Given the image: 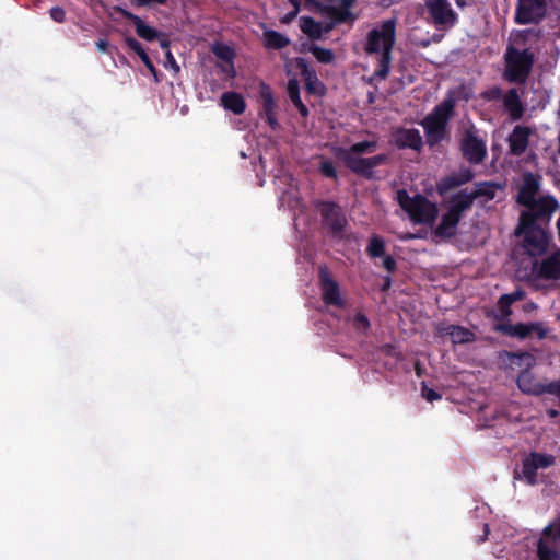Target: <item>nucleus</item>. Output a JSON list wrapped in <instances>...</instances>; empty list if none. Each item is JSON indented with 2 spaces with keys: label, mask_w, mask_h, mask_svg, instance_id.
Instances as JSON below:
<instances>
[{
  "label": "nucleus",
  "mask_w": 560,
  "mask_h": 560,
  "mask_svg": "<svg viewBox=\"0 0 560 560\" xmlns=\"http://www.w3.org/2000/svg\"><path fill=\"white\" fill-rule=\"evenodd\" d=\"M396 40V21L393 19L383 21L380 25L371 30L366 36L364 50L369 55L375 56L378 61V68L375 75L385 79L389 73L392 61V50Z\"/></svg>",
  "instance_id": "obj_1"
},
{
  "label": "nucleus",
  "mask_w": 560,
  "mask_h": 560,
  "mask_svg": "<svg viewBox=\"0 0 560 560\" xmlns=\"http://www.w3.org/2000/svg\"><path fill=\"white\" fill-rule=\"evenodd\" d=\"M376 150V142L362 141L350 148H337L335 155L341 160L352 172L361 176L371 177L373 170L385 163L387 156L378 154L372 158H364L363 154L373 153Z\"/></svg>",
  "instance_id": "obj_2"
},
{
  "label": "nucleus",
  "mask_w": 560,
  "mask_h": 560,
  "mask_svg": "<svg viewBox=\"0 0 560 560\" xmlns=\"http://www.w3.org/2000/svg\"><path fill=\"white\" fill-rule=\"evenodd\" d=\"M539 183L533 174H525L523 184L518 191V202L528 209L523 213L535 217H550L558 208V202L551 196H544L536 199Z\"/></svg>",
  "instance_id": "obj_3"
},
{
  "label": "nucleus",
  "mask_w": 560,
  "mask_h": 560,
  "mask_svg": "<svg viewBox=\"0 0 560 560\" xmlns=\"http://www.w3.org/2000/svg\"><path fill=\"white\" fill-rule=\"evenodd\" d=\"M540 217L522 213L516 233L524 236V247L532 256L541 255L547 250L549 236L544 229L535 224Z\"/></svg>",
  "instance_id": "obj_4"
},
{
  "label": "nucleus",
  "mask_w": 560,
  "mask_h": 560,
  "mask_svg": "<svg viewBox=\"0 0 560 560\" xmlns=\"http://www.w3.org/2000/svg\"><path fill=\"white\" fill-rule=\"evenodd\" d=\"M474 195H471L470 190L467 188L453 195L448 200L447 212L443 214L436 233L445 236L453 235L462 214L470 209Z\"/></svg>",
  "instance_id": "obj_5"
},
{
  "label": "nucleus",
  "mask_w": 560,
  "mask_h": 560,
  "mask_svg": "<svg viewBox=\"0 0 560 560\" xmlns=\"http://www.w3.org/2000/svg\"><path fill=\"white\" fill-rule=\"evenodd\" d=\"M397 201L415 223L432 224L435 221L436 206L422 196L410 197L406 190H398Z\"/></svg>",
  "instance_id": "obj_6"
},
{
  "label": "nucleus",
  "mask_w": 560,
  "mask_h": 560,
  "mask_svg": "<svg viewBox=\"0 0 560 560\" xmlns=\"http://www.w3.org/2000/svg\"><path fill=\"white\" fill-rule=\"evenodd\" d=\"M454 108V101L447 98L443 101L434 110L422 121L425 130L427 141L430 145L439 143L445 136L447 121Z\"/></svg>",
  "instance_id": "obj_7"
},
{
  "label": "nucleus",
  "mask_w": 560,
  "mask_h": 560,
  "mask_svg": "<svg viewBox=\"0 0 560 560\" xmlns=\"http://www.w3.org/2000/svg\"><path fill=\"white\" fill-rule=\"evenodd\" d=\"M505 75L510 81H523L532 66V58L526 50L520 51L514 48H509L506 56Z\"/></svg>",
  "instance_id": "obj_8"
},
{
  "label": "nucleus",
  "mask_w": 560,
  "mask_h": 560,
  "mask_svg": "<svg viewBox=\"0 0 560 560\" xmlns=\"http://www.w3.org/2000/svg\"><path fill=\"white\" fill-rule=\"evenodd\" d=\"M425 5L434 24L440 28L446 30L455 25L457 21V14L452 9L448 1L425 0Z\"/></svg>",
  "instance_id": "obj_9"
},
{
  "label": "nucleus",
  "mask_w": 560,
  "mask_h": 560,
  "mask_svg": "<svg viewBox=\"0 0 560 560\" xmlns=\"http://www.w3.org/2000/svg\"><path fill=\"white\" fill-rule=\"evenodd\" d=\"M555 463L551 455L532 453L523 462L522 475L529 485L537 481V471L550 467Z\"/></svg>",
  "instance_id": "obj_10"
},
{
  "label": "nucleus",
  "mask_w": 560,
  "mask_h": 560,
  "mask_svg": "<svg viewBox=\"0 0 560 560\" xmlns=\"http://www.w3.org/2000/svg\"><path fill=\"white\" fill-rule=\"evenodd\" d=\"M319 280L324 302L329 305L343 306L345 302L341 298L339 285L330 277L326 267L319 268Z\"/></svg>",
  "instance_id": "obj_11"
},
{
  "label": "nucleus",
  "mask_w": 560,
  "mask_h": 560,
  "mask_svg": "<svg viewBox=\"0 0 560 560\" xmlns=\"http://www.w3.org/2000/svg\"><path fill=\"white\" fill-rule=\"evenodd\" d=\"M462 148L465 158L471 163H480L486 155V143L479 139L475 132L467 131Z\"/></svg>",
  "instance_id": "obj_12"
},
{
  "label": "nucleus",
  "mask_w": 560,
  "mask_h": 560,
  "mask_svg": "<svg viewBox=\"0 0 560 560\" xmlns=\"http://www.w3.org/2000/svg\"><path fill=\"white\" fill-rule=\"evenodd\" d=\"M545 13L542 2L539 0H520L516 21L520 24L537 22Z\"/></svg>",
  "instance_id": "obj_13"
},
{
  "label": "nucleus",
  "mask_w": 560,
  "mask_h": 560,
  "mask_svg": "<svg viewBox=\"0 0 560 560\" xmlns=\"http://www.w3.org/2000/svg\"><path fill=\"white\" fill-rule=\"evenodd\" d=\"M318 211L334 233L340 232L346 225V217L340 207L330 202H322L318 205Z\"/></svg>",
  "instance_id": "obj_14"
},
{
  "label": "nucleus",
  "mask_w": 560,
  "mask_h": 560,
  "mask_svg": "<svg viewBox=\"0 0 560 560\" xmlns=\"http://www.w3.org/2000/svg\"><path fill=\"white\" fill-rule=\"evenodd\" d=\"M498 329L509 336L518 338H526L532 334H536L538 338L542 339L546 336V329L539 323H527V324H504L498 326Z\"/></svg>",
  "instance_id": "obj_15"
},
{
  "label": "nucleus",
  "mask_w": 560,
  "mask_h": 560,
  "mask_svg": "<svg viewBox=\"0 0 560 560\" xmlns=\"http://www.w3.org/2000/svg\"><path fill=\"white\" fill-rule=\"evenodd\" d=\"M517 386L523 393L534 396L548 394L549 392V382L539 381L529 371H523L518 375Z\"/></svg>",
  "instance_id": "obj_16"
},
{
  "label": "nucleus",
  "mask_w": 560,
  "mask_h": 560,
  "mask_svg": "<svg viewBox=\"0 0 560 560\" xmlns=\"http://www.w3.org/2000/svg\"><path fill=\"white\" fill-rule=\"evenodd\" d=\"M530 135V128L525 126H516L509 137L510 152L514 155L524 153L528 147V139Z\"/></svg>",
  "instance_id": "obj_17"
},
{
  "label": "nucleus",
  "mask_w": 560,
  "mask_h": 560,
  "mask_svg": "<svg viewBox=\"0 0 560 560\" xmlns=\"http://www.w3.org/2000/svg\"><path fill=\"white\" fill-rule=\"evenodd\" d=\"M474 175L472 172L469 168H462L458 172H455L445 178H443L439 185V191L445 192L450 189L464 185L472 179Z\"/></svg>",
  "instance_id": "obj_18"
},
{
  "label": "nucleus",
  "mask_w": 560,
  "mask_h": 560,
  "mask_svg": "<svg viewBox=\"0 0 560 560\" xmlns=\"http://www.w3.org/2000/svg\"><path fill=\"white\" fill-rule=\"evenodd\" d=\"M439 332L443 337H450L453 343H466L474 340V332L467 328L456 325H445L439 328Z\"/></svg>",
  "instance_id": "obj_19"
},
{
  "label": "nucleus",
  "mask_w": 560,
  "mask_h": 560,
  "mask_svg": "<svg viewBox=\"0 0 560 560\" xmlns=\"http://www.w3.org/2000/svg\"><path fill=\"white\" fill-rule=\"evenodd\" d=\"M395 142L398 147L418 150L422 145V138L417 129H399L395 133Z\"/></svg>",
  "instance_id": "obj_20"
},
{
  "label": "nucleus",
  "mask_w": 560,
  "mask_h": 560,
  "mask_svg": "<svg viewBox=\"0 0 560 560\" xmlns=\"http://www.w3.org/2000/svg\"><path fill=\"white\" fill-rule=\"evenodd\" d=\"M261 101H262V112L261 115L265 117L267 124L272 128L276 129L278 127V120L276 118V103L272 97L271 91L264 86L260 92Z\"/></svg>",
  "instance_id": "obj_21"
},
{
  "label": "nucleus",
  "mask_w": 560,
  "mask_h": 560,
  "mask_svg": "<svg viewBox=\"0 0 560 560\" xmlns=\"http://www.w3.org/2000/svg\"><path fill=\"white\" fill-rule=\"evenodd\" d=\"M539 275L546 279L560 278V250L542 260L539 267Z\"/></svg>",
  "instance_id": "obj_22"
},
{
  "label": "nucleus",
  "mask_w": 560,
  "mask_h": 560,
  "mask_svg": "<svg viewBox=\"0 0 560 560\" xmlns=\"http://www.w3.org/2000/svg\"><path fill=\"white\" fill-rule=\"evenodd\" d=\"M116 10L118 12H120L124 16H126L127 19H129L133 22V24L136 26L137 34L141 38H143L145 40H153L158 37V32L153 27L144 24L143 21L139 16H137L121 8H117Z\"/></svg>",
  "instance_id": "obj_23"
},
{
  "label": "nucleus",
  "mask_w": 560,
  "mask_h": 560,
  "mask_svg": "<svg viewBox=\"0 0 560 560\" xmlns=\"http://www.w3.org/2000/svg\"><path fill=\"white\" fill-rule=\"evenodd\" d=\"M221 105L233 112L235 115H241L246 108V104L242 95L235 92H225L221 95Z\"/></svg>",
  "instance_id": "obj_24"
},
{
  "label": "nucleus",
  "mask_w": 560,
  "mask_h": 560,
  "mask_svg": "<svg viewBox=\"0 0 560 560\" xmlns=\"http://www.w3.org/2000/svg\"><path fill=\"white\" fill-rule=\"evenodd\" d=\"M475 199H480L482 202H487L495 198L497 192L501 190V186L494 183H479L474 189H469Z\"/></svg>",
  "instance_id": "obj_25"
},
{
  "label": "nucleus",
  "mask_w": 560,
  "mask_h": 560,
  "mask_svg": "<svg viewBox=\"0 0 560 560\" xmlns=\"http://www.w3.org/2000/svg\"><path fill=\"white\" fill-rule=\"evenodd\" d=\"M538 560H560V551L550 539L540 538L537 542Z\"/></svg>",
  "instance_id": "obj_26"
},
{
  "label": "nucleus",
  "mask_w": 560,
  "mask_h": 560,
  "mask_svg": "<svg viewBox=\"0 0 560 560\" xmlns=\"http://www.w3.org/2000/svg\"><path fill=\"white\" fill-rule=\"evenodd\" d=\"M504 106L513 119L522 117L524 109L515 89L510 90L504 95Z\"/></svg>",
  "instance_id": "obj_27"
},
{
  "label": "nucleus",
  "mask_w": 560,
  "mask_h": 560,
  "mask_svg": "<svg viewBox=\"0 0 560 560\" xmlns=\"http://www.w3.org/2000/svg\"><path fill=\"white\" fill-rule=\"evenodd\" d=\"M287 92H288V95H289L291 102L299 109L300 114L302 116H306L308 112H307L306 106L301 101L299 83L295 79L289 80L288 85H287Z\"/></svg>",
  "instance_id": "obj_28"
},
{
  "label": "nucleus",
  "mask_w": 560,
  "mask_h": 560,
  "mask_svg": "<svg viewBox=\"0 0 560 560\" xmlns=\"http://www.w3.org/2000/svg\"><path fill=\"white\" fill-rule=\"evenodd\" d=\"M301 28L305 34H307L310 37L315 38V39L320 38L324 31L325 32L328 31V27L324 28V26L320 23L314 21L311 18L302 19Z\"/></svg>",
  "instance_id": "obj_29"
},
{
  "label": "nucleus",
  "mask_w": 560,
  "mask_h": 560,
  "mask_svg": "<svg viewBox=\"0 0 560 560\" xmlns=\"http://www.w3.org/2000/svg\"><path fill=\"white\" fill-rule=\"evenodd\" d=\"M126 44L128 45V47L130 49H132L140 57V59L145 65V67L153 74H155V68H154L153 63L151 62V60H150L149 56L147 55V52L143 50L141 44L137 39L131 38V37L126 39Z\"/></svg>",
  "instance_id": "obj_30"
},
{
  "label": "nucleus",
  "mask_w": 560,
  "mask_h": 560,
  "mask_svg": "<svg viewBox=\"0 0 560 560\" xmlns=\"http://www.w3.org/2000/svg\"><path fill=\"white\" fill-rule=\"evenodd\" d=\"M289 40L280 33L269 31L265 33V45L269 48H283Z\"/></svg>",
  "instance_id": "obj_31"
},
{
  "label": "nucleus",
  "mask_w": 560,
  "mask_h": 560,
  "mask_svg": "<svg viewBox=\"0 0 560 560\" xmlns=\"http://www.w3.org/2000/svg\"><path fill=\"white\" fill-rule=\"evenodd\" d=\"M540 538L550 539L555 545L557 540H560V516L544 528Z\"/></svg>",
  "instance_id": "obj_32"
},
{
  "label": "nucleus",
  "mask_w": 560,
  "mask_h": 560,
  "mask_svg": "<svg viewBox=\"0 0 560 560\" xmlns=\"http://www.w3.org/2000/svg\"><path fill=\"white\" fill-rule=\"evenodd\" d=\"M349 320L352 323L353 328L359 334H366L370 328V320L368 317L361 313L357 312L352 317L349 318Z\"/></svg>",
  "instance_id": "obj_33"
},
{
  "label": "nucleus",
  "mask_w": 560,
  "mask_h": 560,
  "mask_svg": "<svg viewBox=\"0 0 560 560\" xmlns=\"http://www.w3.org/2000/svg\"><path fill=\"white\" fill-rule=\"evenodd\" d=\"M310 51L319 62L329 63L334 60V52L330 49H326L317 45H312L310 47Z\"/></svg>",
  "instance_id": "obj_34"
},
{
  "label": "nucleus",
  "mask_w": 560,
  "mask_h": 560,
  "mask_svg": "<svg viewBox=\"0 0 560 560\" xmlns=\"http://www.w3.org/2000/svg\"><path fill=\"white\" fill-rule=\"evenodd\" d=\"M303 77L306 83V88L310 92L317 93L320 91L322 84L318 81L316 73L306 67L303 70Z\"/></svg>",
  "instance_id": "obj_35"
},
{
  "label": "nucleus",
  "mask_w": 560,
  "mask_h": 560,
  "mask_svg": "<svg viewBox=\"0 0 560 560\" xmlns=\"http://www.w3.org/2000/svg\"><path fill=\"white\" fill-rule=\"evenodd\" d=\"M212 51L219 59L228 62H231L234 56L233 50L223 44H214Z\"/></svg>",
  "instance_id": "obj_36"
},
{
  "label": "nucleus",
  "mask_w": 560,
  "mask_h": 560,
  "mask_svg": "<svg viewBox=\"0 0 560 560\" xmlns=\"http://www.w3.org/2000/svg\"><path fill=\"white\" fill-rule=\"evenodd\" d=\"M368 250H369L370 255L374 256V257L383 255V253H384V243H383V241L381 238H378V237H373L370 241Z\"/></svg>",
  "instance_id": "obj_37"
},
{
  "label": "nucleus",
  "mask_w": 560,
  "mask_h": 560,
  "mask_svg": "<svg viewBox=\"0 0 560 560\" xmlns=\"http://www.w3.org/2000/svg\"><path fill=\"white\" fill-rule=\"evenodd\" d=\"M511 302L502 295L498 302V310L501 318H508L512 314Z\"/></svg>",
  "instance_id": "obj_38"
},
{
  "label": "nucleus",
  "mask_w": 560,
  "mask_h": 560,
  "mask_svg": "<svg viewBox=\"0 0 560 560\" xmlns=\"http://www.w3.org/2000/svg\"><path fill=\"white\" fill-rule=\"evenodd\" d=\"M164 67L166 69H171L175 74H177L179 72V66L177 65L174 56L172 55V52L170 50H166V52H165Z\"/></svg>",
  "instance_id": "obj_39"
},
{
  "label": "nucleus",
  "mask_w": 560,
  "mask_h": 560,
  "mask_svg": "<svg viewBox=\"0 0 560 560\" xmlns=\"http://www.w3.org/2000/svg\"><path fill=\"white\" fill-rule=\"evenodd\" d=\"M320 171L327 177H336L337 176L334 164L329 161H323L320 163Z\"/></svg>",
  "instance_id": "obj_40"
},
{
  "label": "nucleus",
  "mask_w": 560,
  "mask_h": 560,
  "mask_svg": "<svg viewBox=\"0 0 560 560\" xmlns=\"http://www.w3.org/2000/svg\"><path fill=\"white\" fill-rule=\"evenodd\" d=\"M422 396L428 400V401H434V400H439L441 398V395L438 394L435 390H433L432 388H429L425 384L422 385Z\"/></svg>",
  "instance_id": "obj_41"
},
{
  "label": "nucleus",
  "mask_w": 560,
  "mask_h": 560,
  "mask_svg": "<svg viewBox=\"0 0 560 560\" xmlns=\"http://www.w3.org/2000/svg\"><path fill=\"white\" fill-rule=\"evenodd\" d=\"M50 18L58 22V23H61L63 22L65 18H66V13H65V10L60 7H54L51 8L50 10Z\"/></svg>",
  "instance_id": "obj_42"
},
{
  "label": "nucleus",
  "mask_w": 560,
  "mask_h": 560,
  "mask_svg": "<svg viewBox=\"0 0 560 560\" xmlns=\"http://www.w3.org/2000/svg\"><path fill=\"white\" fill-rule=\"evenodd\" d=\"M524 295H525L524 291L515 290L512 293L504 294V298H506V300H509L511 303H513V302L523 300Z\"/></svg>",
  "instance_id": "obj_43"
},
{
  "label": "nucleus",
  "mask_w": 560,
  "mask_h": 560,
  "mask_svg": "<svg viewBox=\"0 0 560 560\" xmlns=\"http://www.w3.org/2000/svg\"><path fill=\"white\" fill-rule=\"evenodd\" d=\"M138 7H150L153 4H163L166 0H132Z\"/></svg>",
  "instance_id": "obj_44"
},
{
  "label": "nucleus",
  "mask_w": 560,
  "mask_h": 560,
  "mask_svg": "<svg viewBox=\"0 0 560 560\" xmlns=\"http://www.w3.org/2000/svg\"><path fill=\"white\" fill-rule=\"evenodd\" d=\"M383 265L384 267L388 270V271H392L394 270L395 268V261L392 257H385L384 261H383Z\"/></svg>",
  "instance_id": "obj_45"
},
{
  "label": "nucleus",
  "mask_w": 560,
  "mask_h": 560,
  "mask_svg": "<svg viewBox=\"0 0 560 560\" xmlns=\"http://www.w3.org/2000/svg\"><path fill=\"white\" fill-rule=\"evenodd\" d=\"M520 359L524 360L527 366H530L535 363V358L529 353H523Z\"/></svg>",
  "instance_id": "obj_46"
},
{
  "label": "nucleus",
  "mask_w": 560,
  "mask_h": 560,
  "mask_svg": "<svg viewBox=\"0 0 560 560\" xmlns=\"http://www.w3.org/2000/svg\"><path fill=\"white\" fill-rule=\"evenodd\" d=\"M108 42L105 39H100L96 42V47L100 51L105 52L108 48Z\"/></svg>",
  "instance_id": "obj_47"
},
{
  "label": "nucleus",
  "mask_w": 560,
  "mask_h": 560,
  "mask_svg": "<svg viewBox=\"0 0 560 560\" xmlns=\"http://www.w3.org/2000/svg\"><path fill=\"white\" fill-rule=\"evenodd\" d=\"M547 412H548V415H549V417H550V418H555V417H557V416H558V413H559V412H558L557 410H555V409H549Z\"/></svg>",
  "instance_id": "obj_48"
},
{
  "label": "nucleus",
  "mask_w": 560,
  "mask_h": 560,
  "mask_svg": "<svg viewBox=\"0 0 560 560\" xmlns=\"http://www.w3.org/2000/svg\"><path fill=\"white\" fill-rule=\"evenodd\" d=\"M161 47L168 50V42L165 39L161 40Z\"/></svg>",
  "instance_id": "obj_49"
},
{
  "label": "nucleus",
  "mask_w": 560,
  "mask_h": 560,
  "mask_svg": "<svg viewBox=\"0 0 560 560\" xmlns=\"http://www.w3.org/2000/svg\"><path fill=\"white\" fill-rule=\"evenodd\" d=\"M558 153L560 154V130L558 135Z\"/></svg>",
  "instance_id": "obj_50"
},
{
  "label": "nucleus",
  "mask_w": 560,
  "mask_h": 560,
  "mask_svg": "<svg viewBox=\"0 0 560 560\" xmlns=\"http://www.w3.org/2000/svg\"><path fill=\"white\" fill-rule=\"evenodd\" d=\"M534 307H535V305H534V304H528V305L526 306V310H532V308H534Z\"/></svg>",
  "instance_id": "obj_51"
},
{
  "label": "nucleus",
  "mask_w": 560,
  "mask_h": 560,
  "mask_svg": "<svg viewBox=\"0 0 560 560\" xmlns=\"http://www.w3.org/2000/svg\"><path fill=\"white\" fill-rule=\"evenodd\" d=\"M412 237L411 235H406V236H401V238H410Z\"/></svg>",
  "instance_id": "obj_52"
}]
</instances>
